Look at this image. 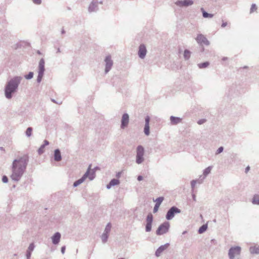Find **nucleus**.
I'll return each instance as SVG.
<instances>
[{
	"label": "nucleus",
	"instance_id": "f257e3e1",
	"mask_svg": "<svg viewBox=\"0 0 259 259\" xmlns=\"http://www.w3.org/2000/svg\"><path fill=\"white\" fill-rule=\"evenodd\" d=\"M28 162V157L26 155L15 159L12 163V173L11 178L14 181H19L23 175Z\"/></svg>",
	"mask_w": 259,
	"mask_h": 259
},
{
	"label": "nucleus",
	"instance_id": "f03ea898",
	"mask_svg": "<svg viewBox=\"0 0 259 259\" xmlns=\"http://www.w3.org/2000/svg\"><path fill=\"white\" fill-rule=\"evenodd\" d=\"M22 78L21 76H16L7 81L5 88V95L7 99L12 98L13 94L17 91Z\"/></svg>",
	"mask_w": 259,
	"mask_h": 259
},
{
	"label": "nucleus",
	"instance_id": "7ed1b4c3",
	"mask_svg": "<svg viewBox=\"0 0 259 259\" xmlns=\"http://www.w3.org/2000/svg\"><path fill=\"white\" fill-rule=\"evenodd\" d=\"M90 168L91 167L90 166L88 169L87 171L82 176V177L80 179L74 182V183H73L74 187H76L79 185L80 184H81V183H82L88 177H89L90 180H93L94 179V178H95V174L94 172H92V173H91Z\"/></svg>",
	"mask_w": 259,
	"mask_h": 259
},
{
	"label": "nucleus",
	"instance_id": "20e7f679",
	"mask_svg": "<svg viewBox=\"0 0 259 259\" xmlns=\"http://www.w3.org/2000/svg\"><path fill=\"white\" fill-rule=\"evenodd\" d=\"M241 247L238 246L231 247L229 250L228 255L230 259H239Z\"/></svg>",
	"mask_w": 259,
	"mask_h": 259
},
{
	"label": "nucleus",
	"instance_id": "39448f33",
	"mask_svg": "<svg viewBox=\"0 0 259 259\" xmlns=\"http://www.w3.org/2000/svg\"><path fill=\"white\" fill-rule=\"evenodd\" d=\"M145 150L142 145H139L137 147L136 150V162L138 164L142 163L144 160Z\"/></svg>",
	"mask_w": 259,
	"mask_h": 259
},
{
	"label": "nucleus",
	"instance_id": "423d86ee",
	"mask_svg": "<svg viewBox=\"0 0 259 259\" xmlns=\"http://www.w3.org/2000/svg\"><path fill=\"white\" fill-rule=\"evenodd\" d=\"M45 62L44 59L41 58L38 64V75L36 80L38 83H40L41 81L42 78L43 77L45 71Z\"/></svg>",
	"mask_w": 259,
	"mask_h": 259
},
{
	"label": "nucleus",
	"instance_id": "0eeeda50",
	"mask_svg": "<svg viewBox=\"0 0 259 259\" xmlns=\"http://www.w3.org/2000/svg\"><path fill=\"white\" fill-rule=\"evenodd\" d=\"M170 228V224L168 222H165L161 224L156 231V234L157 235H162L167 233Z\"/></svg>",
	"mask_w": 259,
	"mask_h": 259
},
{
	"label": "nucleus",
	"instance_id": "6e6552de",
	"mask_svg": "<svg viewBox=\"0 0 259 259\" xmlns=\"http://www.w3.org/2000/svg\"><path fill=\"white\" fill-rule=\"evenodd\" d=\"M181 210L176 206L171 207L167 211L165 218L168 221L171 220L175 214L179 213L181 212Z\"/></svg>",
	"mask_w": 259,
	"mask_h": 259
},
{
	"label": "nucleus",
	"instance_id": "1a4fd4ad",
	"mask_svg": "<svg viewBox=\"0 0 259 259\" xmlns=\"http://www.w3.org/2000/svg\"><path fill=\"white\" fill-rule=\"evenodd\" d=\"M146 225L145 226V231L150 232L152 230V225L153 222V215L151 213H149L146 219Z\"/></svg>",
	"mask_w": 259,
	"mask_h": 259
},
{
	"label": "nucleus",
	"instance_id": "9d476101",
	"mask_svg": "<svg viewBox=\"0 0 259 259\" xmlns=\"http://www.w3.org/2000/svg\"><path fill=\"white\" fill-rule=\"evenodd\" d=\"M147 53L146 46L143 44H140L139 46V51H138V56L141 59H143L145 58Z\"/></svg>",
	"mask_w": 259,
	"mask_h": 259
},
{
	"label": "nucleus",
	"instance_id": "9b49d317",
	"mask_svg": "<svg viewBox=\"0 0 259 259\" xmlns=\"http://www.w3.org/2000/svg\"><path fill=\"white\" fill-rule=\"evenodd\" d=\"M104 61L105 62V73L106 74L111 70L113 65V61L111 59V55L107 56Z\"/></svg>",
	"mask_w": 259,
	"mask_h": 259
},
{
	"label": "nucleus",
	"instance_id": "f8f14e48",
	"mask_svg": "<svg viewBox=\"0 0 259 259\" xmlns=\"http://www.w3.org/2000/svg\"><path fill=\"white\" fill-rule=\"evenodd\" d=\"M195 39L197 42L201 46L203 45V44H204L206 46H208L210 44L209 41L205 36L202 34H198Z\"/></svg>",
	"mask_w": 259,
	"mask_h": 259
},
{
	"label": "nucleus",
	"instance_id": "ddd939ff",
	"mask_svg": "<svg viewBox=\"0 0 259 259\" xmlns=\"http://www.w3.org/2000/svg\"><path fill=\"white\" fill-rule=\"evenodd\" d=\"M193 4V0L178 1L175 3V4L179 7H187L192 6Z\"/></svg>",
	"mask_w": 259,
	"mask_h": 259
},
{
	"label": "nucleus",
	"instance_id": "4468645a",
	"mask_svg": "<svg viewBox=\"0 0 259 259\" xmlns=\"http://www.w3.org/2000/svg\"><path fill=\"white\" fill-rule=\"evenodd\" d=\"M129 123V115L127 113H124L121 116V123L120 127L121 129H124L126 127Z\"/></svg>",
	"mask_w": 259,
	"mask_h": 259
},
{
	"label": "nucleus",
	"instance_id": "2eb2a0df",
	"mask_svg": "<svg viewBox=\"0 0 259 259\" xmlns=\"http://www.w3.org/2000/svg\"><path fill=\"white\" fill-rule=\"evenodd\" d=\"M150 117L149 115H147L145 119V125L144 128V133L145 134L146 136H148L150 134Z\"/></svg>",
	"mask_w": 259,
	"mask_h": 259
},
{
	"label": "nucleus",
	"instance_id": "dca6fc26",
	"mask_svg": "<svg viewBox=\"0 0 259 259\" xmlns=\"http://www.w3.org/2000/svg\"><path fill=\"white\" fill-rule=\"evenodd\" d=\"M169 246V243H167L164 245H162L160 246L156 250V252H155V255L156 257H159L161 255V253L163 252L164 250L166 249Z\"/></svg>",
	"mask_w": 259,
	"mask_h": 259
},
{
	"label": "nucleus",
	"instance_id": "f3484780",
	"mask_svg": "<svg viewBox=\"0 0 259 259\" xmlns=\"http://www.w3.org/2000/svg\"><path fill=\"white\" fill-rule=\"evenodd\" d=\"M98 2L97 0H93L89 6V12L90 13L96 12L98 10Z\"/></svg>",
	"mask_w": 259,
	"mask_h": 259
},
{
	"label": "nucleus",
	"instance_id": "a211bd4d",
	"mask_svg": "<svg viewBox=\"0 0 259 259\" xmlns=\"http://www.w3.org/2000/svg\"><path fill=\"white\" fill-rule=\"evenodd\" d=\"M61 235L59 232L55 233L52 237V243L54 245L58 244L61 239Z\"/></svg>",
	"mask_w": 259,
	"mask_h": 259
},
{
	"label": "nucleus",
	"instance_id": "6ab92c4d",
	"mask_svg": "<svg viewBox=\"0 0 259 259\" xmlns=\"http://www.w3.org/2000/svg\"><path fill=\"white\" fill-rule=\"evenodd\" d=\"M54 160L56 161H60L62 159V156L60 150L59 149H55L54 155Z\"/></svg>",
	"mask_w": 259,
	"mask_h": 259
},
{
	"label": "nucleus",
	"instance_id": "aec40b11",
	"mask_svg": "<svg viewBox=\"0 0 259 259\" xmlns=\"http://www.w3.org/2000/svg\"><path fill=\"white\" fill-rule=\"evenodd\" d=\"M182 118L180 117H177V116H172L170 117V123L172 125H176L182 121Z\"/></svg>",
	"mask_w": 259,
	"mask_h": 259
},
{
	"label": "nucleus",
	"instance_id": "412c9836",
	"mask_svg": "<svg viewBox=\"0 0 259 259\" xmlns=\"http://www.w3.org/2000/svg\"><path fill=\"white\" fill-rule=\"evenodd\" d=\"M212 168V166H208L207 168L204 169L203 170V178L202 180L204 179L208 175H209ZM202 176H200V178H201Z\"/></svg>",
	"mask_w": 259,
	"mask_h": 259
},
{
	"label": "nucleus",
	"instance_id": "4be33fe9",
	"mask_svg": "<svg viewBox=\"0 0 259 259\" xmlns=\"http://www.w3.org/2000/svg\"><path fill=\"white\" fill-rule=\"evenodd\" d=\"M249 250L251 254H259V246H251Z\"/></svg>",
	"mask_w": 259,
	"mask_h": 259
},
{
	"label": "nucleus",
	"instance_id": "5701e85b",
	"mask_svg": "<svg viewBox=\"0 0 259 259\" xmlns=\"http://www.w3.org/2000/svg\"><path fill=\"white\" fill-rule=\"evenodd\" d=\"M201 10L202 12L203 17L204 18H211L213 17V14L211 13H208L205 11L204 10L203 8H201Z\"/></svg>",
	"mask_w": 259,
	"mask_h": 259
},
{
	"label": "nucleus",
	"instance_id": "b1692460",
	"mask_svg": "<svg viewBox=\"0 0 259 259\" xmlns=\"http://www.w3.org/2000/svg\"><path fill=\"white\" fill-rule=\"evenodd\" d=\"M252 203L254 205H259V195H254L253 198H252Z\"/></svg>",
	"mask_w": 259,
	"mask_h": 259
},
{
	"label": "nucleus",
	"instance_id": "393cba45",
	"mask_svg": "<svg viewBox=\"0 0 259 259\" xmlns=\"http://www.w3.org/2000/svg\"><path fill=\"white\" fill-rule=\"evenodd\" d=\"M209 64V63L208 61H206L198 64V66L200 69H204L207 68Z\"/></svg>",
	"mask_w": 259,
	"mask_h": 259
},
{
	"label": "nucleus",
	"instance_id": "a878e982",
	"mask_svg": "<svg viewBox=\"0 0 259 259\" xmlns=\"http://www.w3.org/2000/svg\"><path fill=\"white\" fill-rule=\"evenodd\" d=\"M197 182H198L199 184H201V183H202V180H192L191 181V187L192 189H193L195 188V185H196Z\"/></svg>",
	"mask_w": 259,
	"mask_h": 259
},
{
	"label": "nucleus",
	"instance_id": "bb28decb",
	"mask_svg": "<svg viewBox=\"0 0 259 259\" xmlns=\"http://www.w3.org/2000/svg\"><path fill=\"white\" fill-rule=\"evenodd\" d=\"M108 238V234L104 232L101 236L102 242L103 243H106L107 241Z\"/></svg>",
	"mask_w": 259,
	"mask_h": 259
},
{
	"label": "nucleus",
	"instance_id": "cd10ccee",
	"mask_svg": "<svg viewBox=\"0 0 259 259\" xmlns=\"http://www.w3.org/2000/svg\"><path fill=\"white\" fill-rule=\"evenodd\" d=\"M190 55L191 52L189 50H186L184 51V57L185 59V60H189L190 57Z\"/></svg>",
	"mask_w": 259,
	"mask_h": 259
},
{
	"label": "nucleus",
	"instance_id": "c85d7f7f",
	"mask_svg": "<svg viewBox=\"0 0 259 259\" xmlns=\"http://www.w3.org/2000/svg\"><path fill=\"white\" fill-rule=\"evenodd\" d=\"M112 225L110 223H109L106 226L105 230L104 231V233L109 234L111 229Z\"/></svg>",
	"mask_w": 259,
	"mask_h": 259
},
{
	"label": "nucleus",
	"instance_id": "c756f323",
	"mask_svg": "<svg viewBox=\"0 0 259 259\" xmlns=\"http://www.w3.org/2000/svg\"><path fill=\"white\" fill-rule=\"evenodd\" d=\"M33 128L31 127H29L27 128L25 134L27 137H29L32 135V132Z\"/></svg>",
	"mask_w": 259,
	"mask_h": 259
},
{
	"label": "nucleus",
	"instance_id": "7c9ffc66",
	"mask_svg": "<svg viewBox=\"0 0 259 259\" xmlns=\"http://www.w3.org/2000/svg\"><path fill=\"white\" fill-rule=\"evenodd\" d=\"M163 199H164L163 197H158L156 199V200H155V202H156V204L160 205V204L163 201Z\"/></svg>",
	"mask_w": 259,
	"mask_h": 259
},
{
	"label": "nucleus",
	"instance_id": "2f4dec72",
	"mask_svg": "<svg viewBox=\"0 0 259 259\" xmlns=\"http://www.w3.org/2000/svg\"><path fill=\"white\" fill-rule=\"evenodd\" d=\"M207 228V226L206 225H202V226H201L199 230H198V232L199 233H203L204 231H206V229Z\"/></svg>",
	"mask_w": 259,
	"mask_h": 259
},
{
	"label": "nucleus",
	"instance_id": "473e14b6",
	"mask_svg": "<svg viewBox=\"0 0 259 259\" xmlns=\"http://www.w3.org/2000/svg\"><path fill=\"white\" fill-rule=\"evenodd\" d=\"M35 246L34 243L32 242L29 244L27 250L32 252L34 250Z\"/></svg>",
	"mask_w": 259,
	"mask_h": 259
},
{
	"label": "nucleus",
	"instance_id": "72a5a7b5",
	"mask_svg": "<svg viewBox=\"0 0 259 259\" xmlns=\"http://www.w3.org/2000/svg\"><path fill=\"white\" fill-rule=\"evenodd\" d=\"M33 72H29V73L27 75H25L24 76V77L26 79H31L33 77Z\"/></svg>",
	"mask_w": 259,
	"mask_h": 259
},
{
	"label": "nucleus",
	"instance_id": "f704fd0d",
	"mask_svg": "<svg viewBox=\"0 0 259 259\" xmlns=\"http://www.w3.org/2000/svg\"><path fill=\"white\" fill-rule=\"evenodd\" d=\"M45 145H41V146L39 147V148L37 150V152H38V153L39 155H41L42 154L45 150H44V149H45Z\"/></svg>",
	"mask_w": 259,
	"mask_h": 259
},
{
	"label": "nucleus",
	"instance_id": "c9c22d12",
	"mask_svg": "<svg viewBox=\"0 0 259 259\" xmlns=\"http://www.w3.org/2000/svg\"><path fill=\"white\" fill-rule=\"evenodd\" d=\"M224 150V148L223 146L220 147L215 152L216 155L220 154L221 153H222Z\"/></svg>",
	"mask_w": 259,
	"mask_h": 259
},
{
	"label": "nucleus",
	"instance_id": "e433bc0d",
	"mask_svg": "<svg viewBox=\"0 0 259 259\" xmlns=\"http://www.w3.org/2000/svg\"><path fill=\"white\" fill-rule=\"evenodd\" d=\"M112 186H113V179H111L109 183L107 185V188L109 189Z\"/></svg>",
	"mask_w": 259,
	"mask_h": 259
},
{
	"label": "nucleus",
	"instance_id": "4c0bfd02",
	"mask_svg": "<svg viewBox=\"0 0 259 259\" xmlns=\"http://www.w3.org/2000/svg\"><path fill=\"white\" fill-rule=\"evenodd\" d=\"M257 9V7L255 4H252L251 9H250V13H252L254 12Z\"/></svg>",
	"mask_w": 259,
	"mask_h": 259
},
{
	"label": "nucleus",
	"instance_id": "58836bf2",
	"mask_svg": "<svg viewBox=\"0 0 259 259\" xmlns=\"http://www.w3.org/2000/svg\"><path fill=\"white\" fill-rule=\"evenodd\" d=\"M2 181L4 183H7L8 182V178L6 176H3L2 177Z\"/></svg>",
	"mask_w": 259,
	"mask_h": 259
},
{
	"label": "nucleus",
	"instance_id": "ea45409f",
	"mask_svg": "<svg viewBox=\"0 0 259 259\" xmlns=\"http://www.w3.org/2000/svg\"><path fill=\"white\" fill-rule=\"evenodd\" d=\"M31 253H32L31 252L26 250V259H30Z\"/></svg>",
	"mask_w": 259,
	"mask_h": 259
},
{
	"label": "nucleus",
	"instance_id": "a19ab883",
	"mask_svg": "<svg viewBox=\"0 0 259 259\" xmlns=\"http://www.w3.org/2000/svg\"><path fill=\"white\" fill-rule=\"evenodd\" d=\"M159 206H160V205H159L158 204H155V206H154V209H153L154 213H156L157 211Z\"/></svg>",
	"mask_w": 259,
	"mask_h": 259
},
{
	"label": "nucleus",
	"instance_id": "79ce46f5",
	"mask_svg": "<svg viewBox=\"0 0 259 259\" xmlns=\"http://www.w3.org/2000/svg\"><path fill=\"white\" fill-rule=\"evenodd\" d=\"M205 121H206V120L205 119H200L197 121V123L198 124L201 125V124H203L204 122H205Z\"/></svg>",
	"mask_w": 259,
	"mask_h": 259
},
{
	"label": "nucleus",
	"instance_id": "37998d69",
	"mask_svg": "<svg viewBox=\"0 0 259 259\" xmlns=\"http://www.w3.org/2000/svg\"><path fill=\"white\" fill-rule=\"evenodd\" d=\"M32 1L36 5H40L41 3V0H32Z\"/></svg>",
	"mask_w": 259,
	"mask_h": 259
},
{
	"label": "nucleus",
	"instance_id": "c03bdc74",
	"mask_svg": "<svg viewBox=\"0 0 259 259\" xmlns=\"http://www.w3.org/2000/svg\"><path fill=\"white\" fill-rule=\"evenodd\" d=\"M65 249H66V246H63L61 248V253L62 254H64L65 253Z\"/></svg>",
	"mask_w": 259,
	"mask_h": 259
},
{
	"label": "nucleus",
	"instance_id": "a18cd8bd",
	"mask_svg": "<svg viewBox=\"0 0 259 259\" xmlns=\"http://www.w3.org/2000/svg\"><path fill=\"white\" fill-rule=\"evenodd\" d=\"M120 182L118 179H114V186H116V185H119Z\"/></svg>",
	"mask_w": 259,
	"mask_h": 259
},
{
	"label": "nucleus",
	"instance_id": "49530a36",
	"mask_svg": "<svg viewBox=\"0 0 259 259\" xmlns=\"http://www.w3.org/2000/svg\"><path fill=\"white\" fill-rule=\"evenodd\" d=\"M49 144V142L47 140H45L44 141V144H42V145H45V147H46V146L48 145Z\"/></svg>",
	"mask_w": 259,
	"mask_h": 259
},
{
	"label": "nucleus",
	"instance_id": "de8ad7c7",
	"mask_svg": "<svg viewBox=\"0 0 259 259\" xmlns=\"http://www.w3.org/2000/svg\"><path fill=\"white\" fill-rule=\"evenodd\" d=\"M227 23L226 22H223L221 25L222 27H225L227 26Z\"/></svg>",
	"mask_w": 259,
	"mask_h": 259
},
{
	"label": "nucleus",
	"instance_id": "09e8293b",
	"mask_svg": "<svg viewBox=\"0 0 259 259\" xmlns=\"http://www.w3.org/2000/svg\"><path fill=\"white\" fill-rule=\"evenodd\" d=\"M121 174H122V171L118 172L116 174V176L118 178H119L121 176Z\"/></svg>",
	"mask_w": 259,
	"mask_h": 259
},
{
	"label": "nucleus",
	"instance_id": "8fccbe9b",
	"mask_svg": "<svg viewBox=\"0 0 259 259\" xmlns=\"http://www.w3.org/2000/svg\"><path fill=\"white\" fill-rule=\"evenodd\" d=\"M249 170H250V167H249V166H247L246 167V168H245V172L246 173H247V172Z\"/></svg>",
	"mask_w": 259,
	"mask_h": 259
},
{
	"label": "nucleus",
	"instance_id": "3c124183",
	"mask_svg": "<svg viewBox=\"0 0 259 259\" xmlns=\"http://www.w3.org/2000/svg\"><path fill=\"white\" fill-rule=\"evenodd\" d=\"M143 180V177L142 176H139L138 177V181H141Z\"/></svg>",
	"mask_w": 259,
	"mask_h": 259
},
{
	"label": "nucleus",
	"instance_id": "603ef678",
	"mask_svg": "<svg viewBox=\"0 0 259 259\" xmlns=\"http://www.w3.org/2000/svg\"><path fill=\"white\" fill-rule=\"evenodd\" d=\"M51 100H52V101L53 102H54V103H57V104H61V102L58 103V102H56V101H55L54 99H51Z\"/></svg>",
	"mask_w": 259,
	"mask_h": 259
},
{
	"label": "nucleus",
	"instance_id": "864d4df0",
	"mask_svg": "<svg viewBox=\"0 0 259 259\" xmlns=\"http://www.w3.org/2000/svg\"><path fill=\"white\" fill-rule=\"evenodd\" d=\"M192 197H193V200L196 201V196L195 194L192 195Z\"/></svg>",
	"mask_w": 259,
	"mask_h": 259
},
{
	"label": "nucleus",
	"instance_id": "5fc2aeb1",
	"mask_svg": "<svg viewBox=\"0 0 259 259\" xmlns=\"http://www.w3.org/2000/svg\"><path fill=\"white\" fill-rule=\"evenodd\" d=\"M227 59H228V58H227V57H223V58H222V60L223 61H226V60H227Z\"/></svg>",
	"mask_w": 259,
	"mask_h": 259
},
{
	"label": "nucleus",
	"instance_id": "6e6d98bb",
	"mask_svg": "<svg viewBox=\"0 0 259 259\" xmlns=\"http://www.w3.org/2000/svg\"><path fill=\"white\" fill-rule=\"evenodd\" d=\"M61 33L62 34H64L65 33V31L64 30V29H62V31H61Z\"/></svg>",
	"mask_w": 259,
	"mask_h": 259
},
{
	"label": "nucleus",
	"instance_id": "4d7b16f0",
	"mask_svg": "<svg viewBox=\"0 0 259 259\" xmlns=\"http://www.w3.org/2000/svg\"><path fill=\"white\" fill-rule=\"evenodd\" d=\"M60 52H61V50H60V48H58L57 53H60Z\"/></svg>",
	"mask_w": 259,
	"mask_h": 259
},
{
	"label": "nucleus",
	"instance_id": "13d9d810",
	"mask_svg": "<svg viewBox=\"0 0 259 259\" xmlns=\"http://www.w3.org/2000/svg\"><path fill=\"white\" fill-rule=\"evenodd\" d=\"M186 232H187L186 231H184L183 233V234H185Z\"/></svg>",
	"mask_w": 259,
	"mask_h": 259
},
{
	"label": "nucleus",
	"instance_id": "bf43d9fd",
	"mask_svg": "<svg viewBox=\"0 0 259 259\" xmlns=\"http://www.w3.org/2000/svg\"><path fill=\"white\" fill-rule=\"evenodd\" d=\"M244 69H246V68H247V66H244V67H243Z\"/></svg>",
	"mask_w": 259,
	"mask_h": 259
},
{
	"label": "nucleus",
	"instance_id": "052dcab7",
	"mask_svg": "<svg viewBox=\"0 0 259 259\" xmlns=\"http://www.w3.org/2000/svg\"><path fill=\"white\" fill-rule=\"evenodd\" d=\"M37 53V54H41L39 51H38Z\"/></svg>",
	"mask_w": 259,
	"mask_h": 259
},
{
	"label": "nucleus",
	"instance_id": "680f3d73",
	"mask_svg": "<svg viewBox=\"0 0 259 259\" xmlns=\"http://www.w3.org/2000/svg\"><path fill=\"white\" fill-rule=\"evenodd\" d=\"M99 3H100V4H102V1H101V2H99Z\"/></svg>",
	"mask_w": 259,
	"mask_h": 259
}]
</instances>
